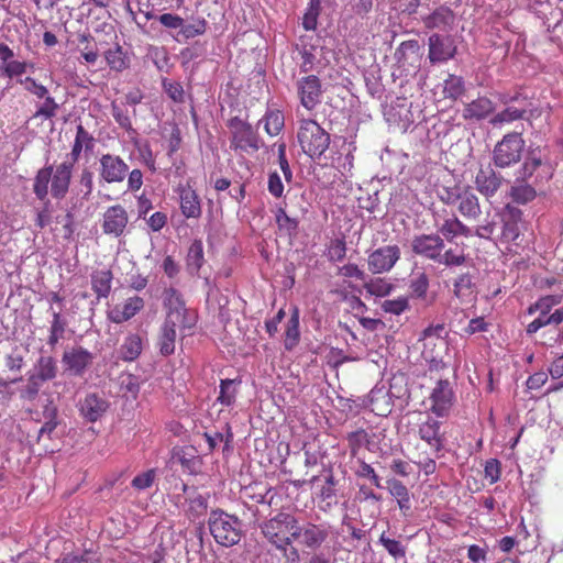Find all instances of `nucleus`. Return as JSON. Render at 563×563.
I'll use <instances>...</instances> for the list:
<instances>
[{"label": "nucleus", "mask_w": 563, "mask_h": 563, "mask_svg": "<svg viewBox=\"0 0 563 563\" xmlns=\"http://www.w3.org/2000/svg\"><path fill=\"white\" fill-rule=\"evenodd\" d=\"M239 384L240 382L235 379H222L220 382V391L217 400L223 406H233L236 399Z\"/></svg>", "instance_id": "obj_41"}, {"label": "nucleus", "mask_w": 563, "mask_h": 563, "mask_svg": "<svg viewBox=\"0 0 563 563\" xmlns=\"http://www.w3.org/2000/svg\"><path fill=\"white\" fill-rule=\"evenodd\" d=\"M533 185V183L529 184V181L516 183L510 189V196L514 201L521 205L532 201L537 196Z\"/></svg>", "instance_id": "obj_42"}, {"label": "nucleus", "mask_w": 563, "mask_h": 563, "mask_svg": "<svg viewBox=\"0 0 563 563\" xmlns=\"http://www.w3.org/2000/svg\"><path fill=\"white\" fill-rule=\"evenodd\" d=\"M409 308V302L407 297H398L396 299H387L383 301L382 309L391 314L399 316L404 311Z\"/></svg>", "instance_id": "obj_56"}, {"label": "nucleus", "mask_w": 563, "mask_h": 563, "mask_svg": "<svg viewBox=\"0 0 563 563\" xmlns=\"http://www.w3.org/2000/svg\"><path fill=\"white\" fill-rule=\"evenodd\" d=\"M378 541L394 559L398 560L405 558L406 548L400 541L390 539L386 537L385 533H382Z\"/></svg>", "instance_id": "obj_53"}, {"label": "nucleus", "mask_w": 563, "mask_h": 563, "mask_svg": "<svg viewBox=\"0 0 563 563\" xmlns=\"http://www.w3.org/2000/svg\"><path fill=\"white\" fill-rule=\"evenodd\" d=\"M205 262L203 245L200 240H195L187 254V267L190 273H198Z\"/></svg>", "instance_id": "obj_45"}, {"label": "nucleus", "mask_w": 563, "mask_h": 563, "mask_svg": "<svg viewBox=\"0 0 563 563\" xmlns=\"http://www.w3.org/2000/svg\"><path fill=\"white\" fill-rule=\"evenodd\" d=\"M164 91L175 102L183 103L185 101V90L181 84L177 81L164 80Z\"/></svg>", "instance_id": "obj_58"}, {"label": "nucleus", "mask_w": 563, "mask_h": 563, "mask_svg": "<svg viewBox=\"0 0 563 563\" xmlns=\"http://www.w3.org/2000/svg\"><path fill=\"white\" fill-rule=\"evenodd\" d=\"M346 254V244L343 239H335L329 247V260L332 262H341Z\"/></svg>", "instance_id": "obj_61"}, {"label": "nucleus", "mask_w": 563, "mask_h": 563, "mask_svg": "<svg viewBox=\"0 0 563 563\" xmlns=\"http://www.w3.org/2000/svg\"><path fill=\"white\" fill-rule=\"evenodd\" d=\"M106 60L109 67L117 71H122L128 67V60L120 46H115L114 48L108 49L106 52Z\"/></svg>", "instance_id": "obj_50"}, {"label": "nucleus", "mask_w": 563, "mask_h": 563, "mask_svg": "<svg viewBox=\"0 0 563 563\" xmlns=\"http://www.w3.org/2000/svg\"><path fill=\"white\" fill-rule=\"evenodd\" d=\"M296 523L297 519L294 516L280 512L261 526L264 537L283 551L286 559L284 563H299L298 550L294 547L288 548L294 539Z\"/></svg>", "instance_id": "obj_1"}, {"label": "nucleus", "mask_w": 563, "mask_h": 563, "mask_svg": "<svg viewBox=\"0 0 563 563\" xmlns=\"http://www.w3.org/2000/svg\"><path fill=\"white\" fill-rule=\"evenodd\" d=\"M30 372L45 383L56 377L57 363L52 356L42 355Z\"/></svg>", "instance_id": "obj_32"}, {"label": "nucleus", "mask_w": 563, "mask_h": 563, "mask_svg": "<svg viewBox=\"0 0 563 563\" xmlns=\"http://www.w3.org/2000/svg\"><path fill=\"white\" fill-rule=\"evenodd\" d=\"M155 476V470H148L142 474L136 475L132 481V486L139 490L146 489L152 486Z\"/></svg>", "instance_id": "obj_64"}, {"label": "nucleus", "mask_w": 563, "mask_h": 563, "mask_svg": "<svg viewBox=\"0 0 563 563\" xmlns=\"http://www.w3.org/2000/svg\"><path fill=\"white\" fill-rule=\"evenodd\" d=\"M465 262L466 254L464 252V247L456 244L454 247H444V250L439 253L435 263L444 265L445 267H454L461 266Z\"/></svg>", "instance_id": "obj_33"}, {"label": "nucleus", "mask_w": 563, "mask_h": 563, "mask_svg": "<svg viewBox=\"0 0 563 563\" xmlns=\"http://www.w3.org/2000/svg\"><path fill=\"white\" fill-rule=\"evenodd\" d=\"M180 201V210L184 217L187 219L194 218L197 219L201 216V201L196 192L190 186H179L177 189Z\"/></svg>", "instance_id": "obj_23"}, {"label": "nucleus", "mask_w": 563, "mask_h": 563, "mask_svg": "<svg viewBox=\"0 0 563 563\" xmlns=\"http://www.w3.org/2000/svg\"><path fill=\"white\" fill-rule=\"evenodd\" d=\"M525 146L521 133H507L493 150L494 165L498 168H508L518 164L522 158Z\"/></svg>", "instance_id": "obj_5"}, {"label": "nucleus", "mask_w": 563, "mask_h": 563, "mask_svg": "<svg viewBox=\"0 0 563 563\" xmlns=\"http://www.w3.org/2000/svg\"><path fill=\"white\" fill-rule=\"evenodd\" d=\"M43 99L44 102L37 107L33 118H54L59 110L58 103L55 101L53 97L49 96V93H47L46 97H44Z\"/></svg>", "instance_id": "obj_52"}, {"label": "nucleus", "mask_w": 563, "mask_h": 563, "mask_svg": "<svg viewBox=\"0 0 563 563\" xmlns=\"http://www.w3.org/2000/svg\"><path fill=\"white\" fill-rule=\"evenodd\" d=\"M429 288V278L424 273L417 274L409 285L411 295L416 298H426Z\"/></svg>", "instance_id": "obj_54"}, {"label": "nucleus", "mask_w": 563, "mask_h": 563, "mask_svg": "<svg viewBox=\"0 0 563 563\" xmlns=\"http://www.w3.org/2000/svg\"><path fill=\"white\" fill-rule=\"evenodd\" d=\"M560 302V298L555 296H545L539 299L534 305L530 306L528 309L529 314H533L536 312L549 313L552 306Z\"/></svg>", "instance_id": "obj_60"}, {"label": "nucleus", "mask_w": 563, "mask_h": 563, "mask_svg": "<svg viewBox=\"0 0 563 563\" xmlns=\"http://www.w3.org/2000/svg\"><path fill=\"white\" fill-rule=\"evenodd\" d=\"M563 323V308L556 309L553 313H539L527 327V333L533 334L547 325H559Z\"/></svg>", "instance_id": "obj_34"}, {"label": "nucleus", "mask_w": 563, "mask_h": 563, "mask_svg": "<svg viewBox=\"0 0 563 563\" xmlns=\"http://www.w3.org/2000/svg\"><path fill=\"white\" fill-rule=\"evenodd\" d=\"M93 189V174L90 169H82L79 177V194L88 200Z\"/></svg>", "instance_id": "obj_59"}, {"label": "nucleus", "mask_w": 563, "mask_h": 563, "mask_svg": "<svg viewBox=\"0 0 563 563\" xmlns=\"http://www.w3.org/2000/svg\"><path fill=\"white\" fill-rule=\"evenodd\" d=\"M299 312L298 309H295L290 319L287 322V329L285 333L286 350H291L295 345H297L299 341Z\"/></svg>", "instance_id": "obj_47"}, {"label": "nucleus", "mask_w": 563, "mask_h": 563, "mask_svg": "<svg viewBox=\"0 0 563 563\" xmlns=\"http://www.w3.org/2000/svg\"><path fill=\"white\" fill-rule=\"evenodd\" d=\"M430 410L438 417L448 416L454 400V393L448 379H439L433 388Z\"/></svg>", "instance_id": "obj_15"}, {"label": "nucleus", "mask_w": 563, "mask_h": 563, "mask_svg": "<svg viewBox=\"0 0 563 563\" xmlns=\"http://www.w3.org/2000/svg\"><path fill=\"white\" fill-rule=\"evenodd\" d=\"M330 534L329 527L325 525H316L307 522L302 526L296 523L294 530V539L298 540L300 544L310 549H319Z\"/></svg>", "instance_id": "obj_8"}, {"label": "nucleus", "mask_w": 563, "mask_h": 563, "mask_svg": "<svg viewBox=\"0 0 563 563\" xmlns=\"http://www.w3.org/2000/svg\"><path fill=\"white\" fill-rule=\"evenodd\" d=\"M386 487L389 494L397 500L398 507L406 516L411 510L410 493L408 488L397 478H388Z\"/></svg>", "instance_id": "obj_30"}, {"label": "nucleus", "mask_w": 563, "mask_h": 563, "mask_svg": "<svg viewBox=\"0 0 563 563\" xmlns=\"http://www.w3.org/2000/svg\"><path fill=\"white\" fill-rule=\"evenodd\" d=\"M18 82L20 85H22L23 88L27 92L32 93L33 96H35L38 99L46 97V95L48 93L47 88L45 86H43L42 84L37 82L32 77H25L24 79H18Z\"/></svg>", "instance_id": "obj_57"}, {"label": "nucleus", "mask_w": 563, "mask_h": 563, "mask_svg": "<svg viewBox=\"0 0 563 563\" xmlns=\"http://www.w3.org/2000/svg\"><path fill=\"white\" fill-rule=\"evenodd\" d=\"M108 408V400L102 395L96 393L87 394L85 398L80 399L78 402L80 416L89 422L98 421L106 413Z\"/></svg>", "instance_id": "obj_17"}, {"label": "nucleus", "mask_w": 563, "mask_h": 563, "mask_svg": "<svg viewBox=\"0 0 563 563\" xmlns=\"http://www.w3.org/2000/svg\"><path fill=\"white\" fill-rule=\"evenodd\" d=\"M457 203V210L465 219L477 220L481 217L479 199L470 187L463 188Z\"/></svg>", "instance_id": "obj_26"}, {"label": "nucleus", "mask_w": 563, "mask_h": 563, "mask_svg": "<svg viewBox=\"0 0 563 563\" xmlns=\"http://www.w3.org/2000/svg\"><path fill=\"white\" fill-rule=\"evenodd\" d=\"M208 527L214 541L223 547L235 545L242 538V521L222 509L210 511Z\"/></svg>", "instance_id": "obj_2"}, {"label": "nucleus", "mask_w": 563, "mask_h": 563, "mask_svg": "<svg viewBox=\"0 0 563 563\" xmlns=\"http://www.w3.org/2000/svg\"><path fill=\"white\" fill-rule=\"evenodd\" d=\"M179 328V322H169L164 320L157 336V347L163 356L174 354L176 347V328Z\"/></svg>", "instance_id": "obj_25"}, {"label": "nucleus", "mask_w": 563, "mask_h": 563, "mask_svg": "<svg viewBox=\"0 0 563 563\" xmlns=\"http://www.w3.org/2000/svg\"><path fill=\"white\" fill-rule=\"evenodd\" d=\"M521 210L511 205H506L501 216L503 231L501 239L506 242L516 241L519 236V221L521 220Z\"/></svg>", "instance_id": "obj_24"}, {"label": "nucleus", "mask_w": 563, "mask_h": 563, "mask_svg": "<svg viewBox=\"0 0 563 563\" xmlns=\"http://www.w3.org/2000/svg\"><path fill=\"white\" fill-rule=\"evenodd\" d=\"M275 220L279 231L288 236H295L298 232V220L289 217L283 207H279L275 212Z\"/></svg>", "instance_id": "obj_44"}, {"label": "nucleus", "mask_w": 563, "mask_h": 563, "mask_svg": "<svg viewBox=\"0 0 563 563\" xmlns=\"http://www.w3.org/2000/svg\"><path fill=\"white\" fill-rule=\"evenodd\" d=\"M53 174V166L41 168L34 178L33 191L37 199L44 200L48 195V184Z\"/></svg>", "instance_id": "obj_40"}, {"label": "nucleus", "mask_w": 563, "mask_h": 563, "mask_svg": "<svg viewBox=\"0 0 563 563\" xmlns=\"http://www.w3.org/2000/svg\"><path fill=\"white\" fill-rule=\"evenodd\" d=\"M297 93L300 103L307 110H313L321 102V82L314 75H308L300 78L297 84Z\"/></svg>", "instance_id": "obj_12"}, {"label": "nucleus", "mask_w": 563, "mask_h": 563, "mask_svg": "<svg viewBox=\"0 0 563 563\" xmlns=\"http://www.w3.org/2000/svg\"><path fill=\"white\" fill-rule=\"evenodd\" d=\"M501 177L490 167H481L475 177L476 189L489 199L499 190Z\"/></svg>", "instance_id": "obj_22"}, {"label": "nucleus", "mask_w": 563, "mask_h": 563, "mask_svg": "<svg viewBox=\"0 0 563 563\" xmlns=\"http://www.w3.org/2000/svg\"><path fill=\"white\" fill-rule=\"evenodd\" d=\"M526 114V110L518 109L516 107H508L505 110L498 112L490 119V123L495 126L501 125L505 123H511L514 121L520 120Z\"/></svg>", "instance_id": "obj_49"}, {"label": "nucleus", "mask_w": 563, "mask_h": 563, "mask_svg": "<svg viewBox=\"0 0 563 563\" xmlns=\"http://www.w3.org/2000/svg\"><path fill=\"white\" fill-rule=\"evenodd\" d=\"M163 305L169 322H179V329H191L196 324V316L185 307L181 294L174 287L163 291Z\"/></svg>", "instance_id": "obj_6"}, {"label": "nucleus", "mask_w": 563, "mask_h": 563, "mask_svg": "<svg viewBox=\"0 0 563 563\" xmlns=\"http://www.w3.org/2000/svg\"><path fill=\"white\" fill-rule=\"evenodd\" d=\"M366 288L372 295L384 297L390 294L393 285L384 279L377 278L372 280Z\"/></svg>", "instance_id": "obj_63"}, {"label": "nucleus", "mask_w": 563, "mask_h": 563, "mask_svg": "<svg viewBox=\"0 0 563 563\" xmlns=\"http://www.w3.org/2000/svg\"><path fill=\"white\" fill-rule=\"evenodd\" d=\"M129 223V216L125 208L121 205H114L103 213L102 231L108 235L119 238L124 234Z\"/></svg>", "instance_id": "obj_16"}, {"label": "nucleus", "mask_w": 563, "mask_h": 563, "mask_svg": "<svg viewBox=\"0 0 563 563\" xmlns=\"http://www.w3.org/2000/svg\"><path fill=\"white\" fill-rule=\"evenodd\" d=\"M296 49L300 56V71L305 74L311 71L316 62V47L313 45L301 43L296 45Z\"/></svg>", "instance_id": "obj_46"}, {"label": "nucleus", "mask_w": 563, "mask_h": 563, "mask_svg": "<svg viewBox=\"0 0 563 563\" xmlns=\"http://www.w3.org/2000/svg\"><path fill=\"white\" fill-rule=\"evenodd\" d=\"M73 162L64 161L56 168H53L51 178V194L56 199H62L66 196L74 169Z\"/></svg>", "instance_id": "obj_21"}, {"label": "nucleus", "mask_w": 563, "mask_h": 563, "mask_svg": "<svg viewBox=\"0 0 563 563\" xmlns=\"http://www.w3.org/2000/svg\"><path fill=\"white\" fill-rule=\"evenodd\" d=\"M112 273L110 271H97L91 275V287L97 297L107 298L111 291Z\"/></svg>", "instance_id": "obj_35"}, {"label": "nucleus", "mask_w": 563, "mask_h": 563, "mask_svg": "<svg viewBox=\"0 0 563 563\" xmlns=\"http://www.w3.org/2000/svg\"><path fill=\"white\" fill-rule=\"evenodd\" d=\"M485 478L489 481L490 484H495L500 479L501 474V464L496 459H490L485 463Z\"/></svg>", "instance_id": "obj_62"}, {"label": "nucleus", "mask_w": 563, "mask_h": 563, "mask_svg": "<svg viewBox=\"0 0 563 563\" xmlns=\"http://www.w3.org/2000/svg\"><path fill=\"white\" fill-rule=\"evenodd\" d=\"M465 92V82L464 79L456 75H449L448 78L443 81V98L450 99L452 101L461 98Z\"/></svg>", "instance_id": "obj_38"}, {"label": "nucleus", "mask_w": 563, "mask_h": 563, "mask_svg": "<svg viewBox=\"0 0 563 563\" xmlns=\"http://www.w3.org/2000/svg\"><path fill=\"white\" fill-rule=\"evenodd\" d=\"M43 417L45 422L38 431V438L43 437L44 434L51 435V433L56 429L58 424L57 407L53 404V400L47 399V404L43 407Z\"/></svg>", "instance_id": "obj_43"}, {"label": "nucleus", "mask_w": 563, "mask_h": 563, "mask_svg": "<svg viewBox=\"0 0 563 563\" xmlns=\"http://www.w3.org/2000/svg\"><path fill=\"white\" fill-rule=\"evenodd\" d=\"M297 139L302 152L311 159H319L330 145V135L314 120L300 122Z\"/></svg>", "instance_id": "obj_3"}, {"label": "nucleus", "mask_w": 563, "mask_h": 563, "mask_svg": "<svg viewBox=\"0 0 563 563\" xmlns=\"http://www.w3.org/2000/svg\"><path fill=\"white\" fill-rule=\"evenodd\" d=\"M429 59L431 63H444L453 58L456 53V46L449 36L432 34L428 41Z\"/></svg>", "instance_id": "obj_19"}, {"label": "nucleus", "mask_w": 563, "mask_h": 563, "mask_svg": "<svg viewBox=\"0 0 563 563\" xmlns=\"http://www.w3.org/2000/svg\"><path fill=\"white\" fill-rule=\"evenodd\" d=\"M434 227L437 234L444 239V242L452 243L457 236H473V229L464 224L456 216L441 217L434 216Z\"/></svg>", "instance_id": "obj_10"}, {"label": "nucleus", "mask_w": 563, "mask_h": 563, "mask_svg": "<svg viewBox=\"0 0 563 563\" xmlns=\"http://www.w3.org/2000/svg\"><path fill=\"white\" fill-rule=\"evenodd\" d=\"M44 382L36 377L33 373H27V383L20 389V398L25 401H33L36 399Z\"/></svg>", "instance_id": "obj_48"}, {"label": "nucleus", "mask_w": 563, "mask_h": 563, "mask_svg": "<svg viewBox=\"0 0 563 563\" xmlns=\"http://www.w3.org/2000/svg\"><path fill=\"white\" fill-rule=\"evenodd\" d=\"M418 434L437 454L443 449L445 437L444 432L441 431V422L437 419L428 416L427 419L419 424Z\"/></svg>", "instance_id": "obj_18"}, {"label": "nucleus", "mask_w": 563, "mask_h": 563, "mask_svg": "<svg viewBox=\"0 0 563 563\" xmlns=\"http://www.w3.org/2000/svg\"><path fill=\"white\" fill-rule=\"evenodd\" d=\"M144 300L139 296L128 298L124 302L108 309V319L117 324L129 321L144 308Z\"/></svg>", "instance_id": "obj_20"}, {"label": "nucleus", "mask_w": 563, "mask_h": 563, "mask_svg": "<svg viewBox=\"0 0 563 563\" xmlns=\"http://www.w3.org/2000/svg\"><path fill=\"white\" fill-rule=\"evenodd\" d=\"M143 350L142 338L132 333L124 338L123 343L120 346L119 353L120 357L125 362H132L136 360Z\"/></svg>", "instance_id": "obj_31"}, {"label": "nucleus", "mask_w": 563, "mask_h": 563, "mask_svg": "<svg viewBox=\"0 0 563 563\" xmlns=\"http://www.w3.org/2000/svg\"><path fill=\"white\" fill-rule=\"evenodd\" d=\"M445 247L444 239L437 233L416 235L411 241L412 252L437 262L439 253Z\"/></svg>", "instance_id": "obj_14"}, {"label": "nucleus", "mask_w": 563, "mask_h": 563, "mask_svg": "<svg viewBox=\"0 0 563 563\" xmlns=\"http://www.w3.org/2000/svg\"><path fill=\"white\" fill-rule=\"evenodd\" d=\"M128 172V164L119 155L108 153L99 158V178L107 184L122 183Z\"/></svg>", "instance_id": "obj_7"}, {"label": "nucleus", "mask_w": 563, "mask_h": 563, "mask_svg": "<svg viewBox=\"0 0 563 563\" xmlns=\"http://www.w3.org/2000/svg\"><path fill=\"white\" fill-rule=\"evenodd\" d=\"M400 258V249L397 245H386L373 251L367 258L368 269L373 274L389 272Z\"/></svg>", "instance_id": "obj_9"}, {"label": "nucleus", "mask_w": 563, "mask_h": 563, "mask_svg": "<svg viewBox=\"0 0 563 563\" xmlns=\"http://www.w3.org/2000/svg\"><path fill=\"white\" fill-rule=\"evenodd\" d=\"M454 294L462 300H467L473 295V282L468 274H462L454 283Z\"/></svg>", "instance_id": "obj_51"}, {"label": "nucleus", "mask_w": 563, "mask_h": 563, "mask_svg": "<svg viewBox=\"0 0 563 563\" xmlns=\"http://www.w3.org/2000/svg\"><path fill=\"white\" fill-rule=\"evenodd\" d=\"M227 125L230 131V147L233 151L241 154H253L264 145L258 133L241 118H231Z\"/></svg>", "instance_id": "obj_4"}, {"label": "nucleus", "mask_w": 563, "mask_h": 563, "mask_svg": "<svg viewBox=\"0 0 563 563\" xmlns=\"http://www.w3.org/2000/svg\"><path fill=\"white\" fill-rule=\"evenodd\" d=\"M48 311L52 316V322L47 343L54 347L64 338L67 321L62 317L60 312L54 310L53 307H51Z\"/></svg>", "instance_id": "obj_36"}, {"label": "nucleus", "mask_w": 563, "mask_h": 563, "mask_svg": "<svg viewBox=\"0 0 563 563\" xmlns=\"http://www.w3.org/2000/svg\"><path fill=\"white\" fill-rule=\"evenodd\" d=\"M32 65L24 60L14 59L11 57L8 63L0 66V78H8L10 81L15 79H23L22 76L27 71Z\"/></svg>", "instance_id": "obj_37"}, {"label": "nucleus", "mask_w": 563, "mask_h": 563, "mask_svg": "<svg viewBox=\"0 0 563 563\" xmlns=\"http://www.w3.org/2000/svg\"><path fill=\"white\" fill-rule=\"evenodd\" d=\"M422 21L428 29L446 30L454 22V13L450 8L441 5L424 16Z\"/></svg>", "instance_id": "obj_29"}, {"label": "nucleus", "mask_w": 563, "mask_h": 563, "mask_svg": "<svg viewBox=\"0 0 563 563\" xmlns=\"http://www.w3.org/2000/svg\"><path fill=\"white\" fill-rule=\"evenodd\" d=\"M207 23L203 19L197 20L196 22L191 24H185V21L183 22V26L180 27L179 35L184 40H189L192 37H196L198 35H201L206 32Z\"/></svg>", "instance_id": "obj_55"}, {"label": "nucleus", "mask_w": 563, "mask_h": 563, "mask_svg": "<svg viewBox=\"0 0 563 563\" xmlns=\"http://www.w3.org/2000/svg\"><path fill=\"white\" fill-rule=\"evenodd\" d=\"M95 146L93 136L81 125L76 129V136L71 147V152L67 155L66 161L76 164L82 151L91 152Z\"/></svg>", "instance_id": "obj_27"}, {"label": "nucleus", "mask_w": 563, "mask_h": 563, "mask_svg": "<svg viewBox=\"0 0 563 563\" xmlns=\"http://www.w3.org/2000/svg\"><path fill=\"white\" fill-rule=\"evenodd\" d=\"M92 362V353L82 346H75L65 351L62 357L65 371L74 376H82Z\"/></svg>", "instance_id": "obj_13"}, {"label": "nucleus", "mask_w": 563, "mask_h": 563, "mask_svg": "<svg viewBox=\"0 0 563 563\" xmlns=\"http://www.w3.org/2000/svg\"><path fill=\"white\" fill-rule=\"evenodd\" d=\"M260 123H264V130L268 135L276 136L285 125V118L279 110H267Z\"/></svg>", "instance_id": "obj_39"}, {"label": "nucleus", "mask_w": 563, "mask_h": 563, "mask_svg": "<svg viewBox=\"0 0 563 563\" xmlns=\"http://www.w3.org/2000/svg\"><path fill=\"white\" fill-rule=\"evenodd\" d=\"M494 109V103L490 99L478 97L464 106L462 115L465 120L479 121L493 113Z\"/></svg>", "instance_id": "obj_28"}, {"label": "nucleus", "mask_w": 563, "mask_h": 563, "mask_svg": "<svg viewBox=\"0 0 563 563\" xmlns=\"http://www.w3.org/2000/svg\"><path fill=\"white\" fill-rule=\"evenodd\" d=\"M543 167H545V162L542 152L539 148L529 151L525 162L516 172V183H526L531 179H533V184L542 181L544 177L539 170Z\"/></svg>", "instance_id": "obj_11"}]
</instances>
